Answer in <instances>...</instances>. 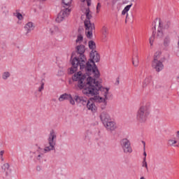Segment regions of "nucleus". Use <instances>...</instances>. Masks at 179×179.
<instances>
[{"label":"nucleus","instance_id":"obj_7","mask_svg":"<svg viewBox=\"0 0 179 179\" xmlns=\"http://www.w3.org/2000/svg\"><path fill=\"white\" fill-rule=\"evenodd\" d=\"M69 15H71V8H69V7L63 6L55 19L57 23L64 22Z\"/></svg>","mask_w":179,"mask_h":179},{"label":"nucleus","instance_id":"obj_46","mask_svg":"<svg viewBox=\"0 0 179 179\" xmlns=\"http://www.w3.org/2000/svg\"><path fill=\"white\" fill-rule=\"evenodd\" d=\"M178 81L179 82V77L178 78Z\"/></svg>","mask_w":179,"mask_h":179},{"label":"nucleus","instance_id":"obj_31","mask_svg":"<svg viewBox=\"0 0 179 179\" xmlns=\"http://www.w3.org/2000/svg\"><path fill=\"white\" fill-rule=\"evenodd\" d=\"M162 55V52L158 51L157 52H155V55H154V59H160V56Z\"/></svg>","mask_w":179,"mask_h":179},{"label":"nucleus","instance_id":"obj_28","mask_svg":"<svg viewBox=\"0 0 179 179\" xmlns=\"http://www.w3.org/2000/svg\"><path fill=\"white\" fill-rule=\"evenodd\" d=\"M83 41V36L82 34H79L77 36V39L76 41V44H80Z\"/></svg>","mask_w":179,"mask_h":179},{"label":"nucleus","instance_id":"obj_4","mask_svg":"<svg viewBox=\"0 0 179 179\" xmlns=\"http://www.w3.org/2000/svg\"><path fill=\"white\" fill-rule=\"evenodd\" d=\"M85 14L86 16V20L84 22L85 26V33H87V37H92V36H93L94 24H92V22H90V19H92V13L90 12V8H85Z\"/></svg>","mask_w":179,"mask_h":179},{"label":"nucleus","instance_id":"obj_14","mask_svg":"<svg viewBox=\"0 0 179 179\" xmlns=\"http://www.w3.org/2000/svg\"><path fill=\"white\" fill-rule=\"evenodd\" d=\"M1 170L4 173L6 177H8V176H10V173H12V170L10 169V165L9 163H5L1 166Z\"/></svg>","mask_w":179,"mask_h":179},{"label":"nucleus","instance_id":"obj_40","mask_svg":"<svg viewBox=\"0 0 179 179\" xmlns=\"http://www.w3.org/2000/svg\"><path fill=\"white\" fill-rule=\"evenodd\" d=\"M87 6H90V1L87 0Z\"/></svg>","mask_w":179,"mask_h":179},{"label":"nucleus","instance_id":"obj_16","mask_svg":"<svg viewBox=\"0 0 179 179\" xmlns=\"http://www.w3.org/2000/svg\"><path fill=\"white\" fill-rule=\"evenodd\" d=\"M90 57L92 59H89V61H92L94 64V62H99L100 61V55L97 52L96 50H92L90 53Z\"/></svg>","mask_w":179,"mask_h":179},{"label":"nucleus","instance_id":"obj_1","mask_svg":"<svg viewBox=\"0 0 179 179\" xmlns=\"http://www.w3.org/2000/svg\"><path fill=\"white\" fill-rule=\"evenodd\" d=\"M72 79L73 82H77V89L83 90V93L85 96L92 97L99 94V96H94V100H96L99 103H102L101 108V110H105L106 107H107L110 88L101 86V84L97 81L99 78L87 77L79 71L74 73Z\"/></svg>","mask_w":179,"mask_h":179},{"label":"nucleus","instance_id":"obj_24","mask_svg":"<svg viewBox=\"0 0 179 179\" xmlns=\"http://www.w3.org/2000/svg\"><path fill=\"white\" fill-rule=\"evenodd\" d=\"M89 48L90 50H92V51H94L96 50V43L93 41H90L88 43Z\"/></svg>","mask_w":179,"mask_h":179},{"label":"nucleus","instance_id":"obj_33","mask_svg":"<svg viewBox=\"0 0 179 179\" xmlns=\"http://www.w3.org/2000/svg\"><path fill=\"white\" fill-rule=\"evenodd\" d=\"M3 155H5V150L0 151V160H1V162H5V158L3 157Z\"/></svg>","mask_w":179,"mask_h":179},{"label":"nucleus","instance_id":"obj_5","mask_svg":"<svg viewBox=\"0 0 179 179\" xmlns=\"http://www.w3.org/2000/svg\"><path fill=\"white\" fill-rule=\"evenodd\" d=\"M48 142L49 144L48 146L45 147L44 149H40V152H41V153H48L49 152H51V150H55V145L57 143V134H55L54 130L50 131L48 138Z\"/></svg>","mask_w":179,"mask_h":179},{"label":"nucleus","instance_id":"obj_45","mask_svg":"<svg viewBox=\"0 0 179 179\" xmlns=\"http://www.w3.org/2000/svg\"><path fill=\"white\" fill-rule=\"evenodd\" d=\"M143 143L144 144V146H145V142L143 141Z\"/></svg>","mask_w":179,"mask_h":179},{"label":"nucleus","instance_id":"obj_27","mask_svg":"<svg viewBox=\"0 0 179 179\" xmlns=\"http://www.w3.org/2000/svg\"><path fill=\"white\" fill-rule=\"evenodd\" d=\"M101 31H102L103 36H104V37H107V34H108V28L104 26L102 27Z\"/></svg>","mask_w":179,"mask_h":179},{"label":"nucleus","instance_id":"obj_19","mask_svg":"<svg viewBox=\"0 0 179 179\" xmlns=\"http://www.w3.org/2000/svg\"><path fill=\"white\" fill-rule=\"evenodd\" d=\"M159 27H161L162 30L164 29H170V27H171V22L170 21H165L164 22L162 21H159Z\"/></svg>","mask_w":179,"mask_h":179},{"label":"nucleus","instance_id":"obj_3","mask_svg":"<svg viewBox=\"0 0 179 179\" xmlns=\"http://www.w3.org/2000/svg\"><path fill=\"white\" fill-rule=\"evenodd\" d=\"M152 104L150 102L143 103L136 113V120L140 124H145L148 120V117L150 114V107Z\"/></svg>","mask_w":179,"mask_h":179},{"label":"nucleus","instance_id":"obj_13","mask_svg":"<svg viewBox=\"0 0 179 179\" xmlns=\"http://www.w3.org/2000/svg\"><path fill=\"white\" fill-rule=\"evenodd\" d=\"M132 64L136 68L139 66V55L138 53V50H134L133 52Z\"/></svg>","mask_w":179,"mask_h":179},{"label":"nucleus","instance_id":"obj_43","mask_svg":"<svg viewBox=\"0 0 179 179\" xmlns=\"http://www.w3.org/2000/svg\"><path fill=\"white\" fill-rule=\"evenodd\" d=\"M140 179H145V177L141 176V177L140 178Z\"/></svg>","mask_w":179,"mask_h":179},{"label":"nucleus","instance_id":"obj_22","mask_svg":"<svg viewBox=\"0 0 179 179\" xmlns=\"http://www.w3.org/2000/svg\"><path fill=\"white\" fill-rule=\"evenodd\" d=\"M71 97V94L64 93L59 97V101H64V100H68Z\"/></svg>","mask_w":179,"mask_h":179},{"label":"nucleus","instance_id":"obj_37","mask_svg":"<svg viewBox=\"0 0 179 179\" xmlns=\"http://www.w3.org/2000/svg\"><path fill=\"white\" fill-rule=\"evenodd\" d=\"M85 141H90V137H89V134H86L84 138Z\"/></svg>","mask_w":179,"mask_h":179},{"label":"nucleus","instance_id":"obj_10","mask_svg":"<svg viewBox=\"0 0 179 179\" xmlns=\"http://www.w3.org/2000/svg\"><path fill=\"white\" fill-rule=\"evenodd\" d=\"M35 27H36L34 26V23L32 22H29L24 25V29L25 31L24 35L26 37H29L30 36V33L34 30Z\"/></svg>","mask_w":179,"mask_h":179},{"label":"nucleus","instance_id":"obj_25","mask_svg":"<svg viewBox=\"0 0 179 179\" xmlns=\"http://www.w3.org/2000/svg\"><path fill=\"white\" fill-rule=\"evenodd\" d=\"M62 3L64 5L66 8H70L71 3H72V0H62Z\"/></svg>","mask_w":179,"mask_h":179},{"label":"nucleus","instance_id":"obj_32","mask_svg":"<svg viewBox=\"0 0 179 179\" xmlns=\"http://www.w3.org/2000/svg\"><path fill=\"white\" fill-rule=\"evenodd\" d=\"M15 16L18 19V20H23V15L20 13H15Z\"/></svg>","mask_w":179,"mask_h":179},{"label":"nucleus","instance_id":"obj_9","mask_svg":"<svg viewBox=\"0 0 179 179\" xmlns=\"http://www.w3.org/2000/svg\"><path fill=\"white\" fill-rule=\"evenodd\" d=\"M152 69H155L156 72H160V71H163L164 65H163V62L160 60L153 59L152 62Z\"/></svg>","mask_w":179,"mask_h":179},{"label":"nucleus","instance_id":"obj_6","mask_svg":"<svg viewBox=\"0 0 179 179\" xmlns=\"http://www.w3.org/2000/svg\"><path fill=\"white\" fill-rule=\"evenodd\" d=\"M152 36L150 38L149 41L150 45H153V43L155 42V38L157 40H162L164 36V34L163 33V29L158 26L156 29V22L152 23Z\"/></svg>","mask_w":179,"mask_h":179},{"label":"nucleus","instance_id":"obj_42","mask_svg":"<svg viewBox=\"0 0 179 179\" xmlns=\"http://www.w3.org/2000/svg\"><path fill=\"white\" fill-rule=\"evenodd\" d=\"M177 138L179 139V131H178Z\"/></svg>","mask_w":179,"mask_h":179},{"label":"nucleus","instance_id":"obj_18","mask_svg":"<svg viewBox=\"0 0 179 179\" xmlns=\"http://www.w3.org/2000/svg\"><path fill=\"white\" fill-rule=\"evenodd\" d=\"M74 99H75V101H76V103H81V104H83V106H87V101H89V100H87V99L86 97L79 96L78 95H76L74 96Z\"/></svg>","mask_w":179,"mask_h":179},{"label":"nucleus","instance_id":"obj_39","mask_svg":"<svg viewBox=\"0 0 179 179\" xmlns=\"http://www.w3.org/2000/svg\"><path fill=\"white\" fill-rule=\"evenodd\" d=\"M99 8H101V4H100V3H98L97 6H96L97 10H99Z\"/></svg>","mask_w":179,"mask_h":179},{"label":"nucleus","instance_id":"obj_35","mask_svg":"<svg viewBox=\"0 0 179 179\" xmlns=\"http://www.w3.org/2000/svg\"><path fill=\"white\" fill-rule=\"evenodd\" d=\"M142 167H145L146 170H148V162H146V157L143 158Z\"/></svg>","mask_w":179,"mask_h":179},{"label":"nucleus","instance_id":"obj_41","mask_svg":"<svg viewBox=\"0 0 179 179\" xmlns=\"http://www.w3.org/2000/svg\"><path fill=\"white\" fill-rule=\"evenodd\" d=\"M143 155L145 156V157H146V152H143Z\"/></svg>","mask_w":179,"mask_h":179},{"label":"nucleus","instance_id":"obj_44","mask_svg":"<svg viewBox=\"0 0 179 179\" xmlns=\"http://www.w3.org/2000/svg\"><path fill=\"white\" fill-rule=\"evenodd\" d=\"M81 2H85V0H81Z\"/></svg>","mask_w":179,"mask_h":179},{"label":"nucleus","instance_id":"obj_12","mask_svg":"<svg viewBox=\"0 0 179 179\" xmlns=\"http://www.w3.org/2000/svg\"><path fill=\"white\" fill-rule=\"evenodd\" d=\"M99 118L103 124H106V122H108V121H110L111 120V117H110V115L108 114V113H107V111L101 112Z\"/></svg>","mask_w":179,"mask_h":179},{"label":"nucleus","instance_id":"obj_38","mask_svg":"<svg viewBox=\"0 0 179 179\" xmlns=\"http://www.w3.org/2000/svg\"><path fill=\"white\" fill-rule=\"evenodd\" d=\"M41 170H42L41 166H36V171H41Z\"/></svg>","mask_w":179,"mask_h":179},{"label":"nucleus","instance_id":"obj_21","mask_svg":"<svg viewBox=\"0 0 179 179\" xmlns=\"http://www.w3.org/2000/svg\"><path fill=\"white\" fill-rule=\"evenodd\" d=\"M170 43H171V38L170 36H166L164 38V46L167 48L170 46Z\"/></svg>","mask_w":179,"mask_h":179},{"label":"nucleus","instance_id":"obj_11","mask_svg":"<svg viewBox=\"0 0 179 179\" xmlns=\"http://www.w3.org/2000/svg\"><path fill=\"white\" fill-rule=\"evenodd\" d=\"M103 126L109 132H113V131H115V129H117V124L111 119L109 121L104 123Z\"/></svg>","mask_w":179,"mask_h":179},{"label":"nucleus","instance_id":"obj_15","mask_svg":"<svg viewBox=\"0 0 179 179\" xmlns=\"http://www.w3.org/2000/svg\"><path fill=\"white\" fill-rule=\"evenodd\" d=\"M40 149H41V148L38 147V150H36V152H33L34 155V159L35 160H36L37 162H41L43 160V159L44 158V154L45 152H41L40 151Z\"/></svg>","mask_w":179,"mask_h":179},{"label":"nucleus","instance_id":"obj_26","mask_svg":"<svg viewBox=\"0 0 179 179\" xmlns=\"http://www.w3.org/2000/svg\"><path fill=\"white\" fill-rule=\"evenodd\" d=\"M8 78H10V73H9V71L3 73L2 79H3V80H6Z\"/></svg>","mask_w":179,"mask_h":179},{"label":"nucleus","instance_id":"obj_23","mask_svg":"<svg viewBox=\"0 0 179 179\" xmlns=\"http://www.w3.org/2000/svg\"><path fill=\"white\" fill-rule=\"evenodd\" d=\"M168 144L169 145V146H175L176 148H179V142H178L175 139L169 140Z\"/></svg>","mask_w":179,"mask_h":179},{"label":"nucleus","instance_id":"obj_2","mask_svg":"<svg viewBox=\"0 0 179 179\" xmlns=\"http://www.w3.org/2000/svg\"><path fill=\"white\" fill-rule=\"evenodd\" d=\"M85 45H80L76 47V51L73 52L71 55V64L72 67L69 69V73L72 75L78 71V66L80 69H85L86 73L82 75L87 76V78H100V72L96 66V64L92 60L86 62V56H85Z\"/></svg>","mask_w":179,"mask_h":179},{"label":"nucleus","instance_id":"obj_20","mask_svg":"<svg viewBox=\"0 0 179 179\" xmlns=\"http://www.w3.org/2000/svg\"><path fill=\"white\" fill-rule=\"evenodd\" d=\"M150 82H152V78L147 77L145 78V80L143 81L141 87L142 89H146L147 87H149V85H150Z\"/></svg>","mask_w":179,"mask_h":179},{"label":"nucleus","instance_id":"obj_36","mask_svg":"<svg viewBox=\"0 0 179 179\" xmlns=\"http://www.w3.org/2000/svg\"><path fill=\"white\" fill-rule=\"evenodd\" d=\"M57 29V27H53L52 28L50 29V32L51 34H54L55 33V29Z\"/></svg>","mask_w":179,"mask_h":179},{"label":"nucleus","instance_id":"obj_29","mask_svg":"<svg viewBox=\"0 0 179 179\" xmlns=\"http://www.w3.org/2000/svg\"><path fill=\"white\" fill-rule=\"evenodd\" d=\"M131 6H132V4L127 6L124 10L122 11V15H125L129 9H131Z\"/></svg>","mask_w":179,"mask_h":179},{"label":"nucleus","instance_id":"obj_8","mask_svg":"<svg viewBox=\"0 0 179 179\" xmlns=\"http://www.w3.org/2000/svg\"><path fill=\"white\" fill-rule=\"evenodd\" d=\"M122 149L126 155H131L132 153V147L131 146V141L128 138H123L120 141Z\"/></svg>","mask_w":179,"mask_h":179},{"label":"nucleus","instance_id":"obj_48","mask_svg":"<svg viewBox=\"0 0 179 179\" xmlns=\"http://www.w3.org/2000/svg\"><path fill=\"white\" fill-rule=\"evenodd\" d=\"M42 1H45V0H42Z\"/></svg>","mask_w":179,"mask_h":179},{"label":"nucleus","instance_id":"obj_30","mask_svg":"<svg viewBox=\"0 0 179 179\" xmlns=\"http://www.w3.org/2000/svg\"><path fill=\"white\" fill-rule=\"evenodd\" d=\"M44 85H45L44 83V79H42L41 81V86L38 87V92H42L44 90Z\"/></svg>","mask_w":179,"mask_h":179},{"label":"nucleus","instance_id":"obj_17","mask_svg":"<svg viewBox=\"0 0 179 179\" xmlns=\"http://www.w3.org/2000/svg\"><path fill=\"white\" fill-rule=\"evenodd\" d=\"M86 106H87V110L92 111V113H96L97 110V107L96 106V104H94V102L93 101V100H92V99L87 101Z\"/></svg>","mask_w":179,"mask_h":179},{"label":"nucleus","instance_id":"obj_47","mask_svg":"<svg viewBox=\"0 0 179 179\" xmlns=\"http://www.w3.org/2000/svg\"><path fill=\"white\" fill-rule=\"evenodd\" d=\"M53 101H55V99H53Z\"/></svg>","mask_w":179,"mask_h":179},{"label":"nucleus","instance_id":"obj_34","mask_svg":"<svg viewBox=\"0 0 179 179\" xmlns=\"http://www.w3.org/2000/svg\"><path fill=\"white\" fill-rule=\"evenodd\" d=\"M68 100H69V103L71 106H75V100H73L72 95L70 94V97H69Z\"/></svg>","mask_w":179,"mask_h":179}]
</instances>
